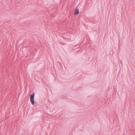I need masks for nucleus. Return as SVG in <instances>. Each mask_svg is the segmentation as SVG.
<instances>
[{
  "label": "nucleus",
  "mask_w": 135,
  "mask_h": 135,
  "mask_svg": "<svg viewBox=\"0 0 135 135\" xmlns=\"http://www.w3.org/2000/svg\"><path fill=\"white\" fill-rule=\"evenodd\" d=\"M35 93H32L30 95V102L32 105H33L35 104V102L34 101V96Z\"/></svg>",
  "instance_id": "f257e3e1"
},
{
  "label": "nucleus",
  "mask_w": 135,
  "mask_h": 135,
  "mask_svg": "<svg viewBox=\"0 0 135 135\" xmlns=\"http://www.w3.org/2000/svg\"><path fill=\"white\" fill-rule=\"evenodd\" d=\"M79 10L78 9H76L74 12V14L75 15H77L79 14Z\"/></svg>",
  "instance_id": "f03ea898"
}]
</instances>
